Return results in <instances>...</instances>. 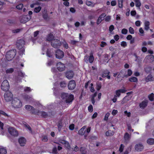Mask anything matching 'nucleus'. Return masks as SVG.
<instances>
[{
    "instance_id": "obj_16",
    "label": "nucleus",
    "mask_w": 154,
    "mask_h": 154,
    "mask_svg": "<svg viewBox=\"0 0 154 154\" xmlns=\"http://www.w3.org/2000/svg\"><path fill=\"white\" fill-rule=\"evenodd\" d=\"M18 142L21 146H23L26 144V140L25 138L22 137L19 138Z\"/></svg>"
},
{
    "instance_id": "obj_63",
    "label": "nucleus",
    "mask_w": 154,
    "mask_h": 154,
    "mask_svg": "<svg viewBox=\"0 0 154 154\" xmlns=\"http://www.w3.org/2000/svg\"><path fill=\"white\" fill-rule=\"evenodd\" d=\"M88 110L90 112H92L93 110V106L92 105H90L88 107Z\"/></svg>"
},
{
    "instance_id": "obj_48",
    "label": "nucleus",
    "mask_w": 154,
    "mask_h": 154,
    "mask_svg": "<svg viewBox=\"0 0 154 154\" xmlns=\"http://www.w3.org/2000/svg\"><path fill=\"white\" fill-rule=\"evenodd\" d=\"M18 76H20L22 78L25 75V74L23 73L21 71H18L17 72Z\"/></svg>"
},
{
    "instance_id": "obj_56",
    "label": "nucleus",
    "mask_w": 154,
    "mask_h": 154,
    "mask_svg": "<svg viewBox=\"0 0 154 154\" xmlns=\"http://www.w3.org/2000/svg\"><path fill=\"white\" fill-rule=\"evenodd\" d=\"M121 45L122 47L125 48L127 46V45L126 42L123 41L121 42Z\"/></svg>"
},
{
    "instance_id": "obj_54",
    "label": "nucleus",
    "mask_w": 154,
    "mask_h": 154,
    "mask_svg": "<svg viewBox=\"0 0 154 154\" xmlns=\"http://www.w3.org/2000/svg\"><path fill=\"white\" fill-rule=\"evenodd\" d=\"M69 0H63V1H64L63 2L64 5L66 6H69V3L68 2Z\"/></svg>"
},
{
    "instance_id": "obj_34",
    "label": "nucleus",
    "mask_w": 154,
    "mask_h": 154,
    "mask_svg": "<svg viewBox=\"0 0 154 154\" xmlns=\"http://www.w3.org/2000/svg\"><path fill=\"white\" fill-rule=\"evenodd\" d=\"M7 150L4 148H0V154H6L7 153Z\"/></svg>"
},
{
    "instance_id": "obj_24",
    "label": "nucleus",
    "mask_w": 154,
    "mask_h": 154,
    "mask_svg": "<svg viewBox=\"0 0 154 154\" xmlns=\"http://www.w3.org/2000/svg\"><path fill=\"white\" fill-rule=\"evenodd\" d=\"M122 72L121 71L116 77L117 80L118 82H121L125 77L124 75L123 76H121V74H122Z\"/></svg>"
},
{
    "instance_id": "obj_49",
    "label": "nucleus",
    "mask_w": 154,
    "mask_h": 154,
    "mask_svg": "<svg viewBox=\"0 0 154 154\" xmlns=\"http://www.w3.org/2000/svg\"><path fill=\"white\" fill-rule=\"evenodd\" d=\"M106 16V14L105 13L102 14L99 17L101 20H103L104 19V17Z\"/></svg>"
},
{
    "instance_id": "obj_25",
    "label": "nucleus",
    "mask_w": 154,
    "mask_h": 154,
    "mask_svg": "<svg viewBox=\"0 0 154 154\" xmlns=\"http://www.w3.org/2000/svg\"><path fill=\"white\" fill-rule=\"evenodd\" d=\"M59 142L62 144L66 145L68 148H70V145L68 141L65 140H59Z\"/></svg>"
},
{
    "instance_id": "obj_6",
    "label": "nucleus",
    "mask_w": 154,
    "mask_h": 154,
    "mask_svg": "<svg viewBox=\"0 0 154 154\" xmlns=\"http://www.w3.org/2000/svg\"><path fill=\"white\" fill-rule=\"evenodd\" d=\"M51 45L54 48H58L61 45V43L60 40L54 39L51 43Z\"/></svg>"
},
{
    "instance_id": "obj_58",
    "label": "nucleus",
    "mask_w": 154,
    "mask_h": 154,
    "mask_svg": "<svg viewBox=\"0 0 154 154\" xmlns=\"http://www.w3.org/2000/svg\"><path fill=\"white\" fill-rule=\"evenodd\" d=\"M1 115H3L5 116L8 117L9 116L4 111L1 110L0 112V116Z\"/></svg>"
},
{
    "instance_id": "obj_37",
    "label": "nucleus",
    "mask_w": 154,
    "mask_h": 154,
    "mask_svg": "<svg viewBox=\"0 0 154 154\" xmlns=\"http://www.w3.org/2000/svg\"><path fill=\"white\" fill-rule=\"evenodd\" d=\"M14 71V69L13 68H10L7 69L6 70V73L7 74L12 73Z\"/></svg>"
},
{
    "instance_id": "obj_28",
    "label": "nucleus",
    "mask_w": 154,
    "mask_h": 154,
    "mask_svg": "<svg viewBox=\"0 0 154 154\" xmlns=\"http://www.w3.org/2000/svg\"><path fill=\"white\" fill-rule=\"evenodd\" d=\"M134 1L135 2V6L137 7L140 8L141 4L140 0H134Z\"/></svg>"
},
{
    "instance_id": "obj_12",
    "label": "nucleus",
    "mask_w": 154,
    "mask_h": 154,
    "mask_svg": "<svg viewBox=\"0 0 154 154\" xmlns=\"http://www.w3.org/2000/svg\"><path fill=\"white\" fill-rule=\"evenodd\" d=\"M146 63H152L154 60V56L153 55H149L146 56L144 60Z\"/></svg>"
},
{
    "instance_id": "obj_18",
    "label": "nucleus",
    "mask_w": 154,
    "mask_h": 154,
    "mask_svg": "<svg viewBox=\"0 0 154 154\" xmlns=\"http://www.w3.org/2000/svg\"><path fill=\"white\" fill-rule=\"evenodd\" d=\"M39 113L40 114V116L43 118H45L48 117H51L50 115H49L47 112L44 111H42L41 112L40 111V112L38 113V114H39V116L40 115Z\"/></svg>"
},
{
    "instance_id": "obj_20",
    "label": "nucleus",
    "mask_w": 154,
    "mask_h": 154,
    "mask_svg": "<svg viewBox=\"0 0 154 154\" xmlns=\"http://www.w3.org/2000/svg\"><path fill=\"white\" fill-rule=\"evenodd\" d=\"M145 80L146 82L152 81H154V78L151 74H149L145 78Z\"/></svg>"
},
{
    "instance_id": "obj_15",
    "label": "nucleus",
    "mask_w": 154,
    "mask_h": 154,
    "mask_svg": "<svg viewBox=\"0 0 154 154\" xmlns=\"http://www.w3.org/2000/svg\"><path fill=\"white\" fill-rule=\"evenodd\" d=\"M74 99V96L72 94H69L66 99L65 102L66 103H72Z\"/></svg>"
},
{
    "instance_id": "obj_3",
    "label": "nucleus",
    "mask_w": 154,
    "mask_h": 154,
    "mask_svg": "<svg viewBox=\"0 0 154 154\" xmlns=\"http://www.w3.org/2000/svg\"><path fill=\"white\" fill-rule=\"evenodd\" d=\"M12 105L15 108H19L22 107V103L19 99L17 98H14L12 100Z\"/></svg>"
},
{
    "instance_id": "obj_8",
    "label": "nucleus",
    "mask_w": 154,
    "mask_h": 154,
    "mask_svg": "<svg viewBox=\"0 0 154 154\" xmlns=\"http://www.w3.org/2000/svg\"><path fill=\"white\" fill-rule=\"evenodd\" d=\"M8 131L9 134L14 137H17L18 136V133L16 129L14 128H10L8 129Z\"/></svg>"
},
{
    "instance_id": "obj_7",
    "label": "nucleus",
    "mask_w": 154,
    "mask_h": 154,
    "mask_svg": "<svg viewBox=\"0 0 154 154\" xmlns=\"http://www.w3.org/2000/svg\"><path fill=\"white\" fill-rule=\"evenodd\" d=\"M4 97L6 101L8 102L12 100L13 95L11 92L9 91H7L5 93Z\"/></svg>"
},
{
    "instance_id": "obj_22",
    "label": "nucleus",
    "mask_w": 154,
    "mask_h": 154,
    "mask_svg": "<svg viewBox=\"0 0 154 154\" xmlns=\"http://www.w3.org/2000/svg\"><path fill=\"white\" fill-rule=\"evenodd\" d=\"M86 128V126H83L81 129H80L78 131L79 134L81 135H83L85 133V129Z\"/></svg>"
},
{
    "instance_id": "obj_26",
    "label": "nucleus",
    "mask_w": 154,
    "mask_h": 154,
    "mask_svg": "<svg viewBox=\"0 0 154 154\" xmlns=\"http://www.w3.org/2000/svg\"><path fill=\"white\" fill-rule=\"evenodd\" d=\"M88 58L89 62L90 63H92L94 60V57L93 55V53L92 52H91L90 53V56H88Z\"/></svg>"
},
{
    "instance_id": "obj_31",
    "label": "nucleus",
    "mask_w": 154,
    "mask_h": 154,
    "mask_svg": "<svg viewBox=\"0 0 154 154\" xmlns=\"http://www.w3.org/2000/svg\"><path fill=\"white\" fill-rule=\"evenodd\" d=\"M129 81L131 82H138V79L135 77H131L129 78Z\"/></svg>"
},
{
    "instance_id": "obj_47",
    "label": "nucleus",
    "mask_w": 154,
    "mask_h": 154,
    "mask_svg": "<svg viewBox=\"0 0 154 154\" xmlns=\"http://www.w3.org/2000/svg\"><path fill=\"white\" fill-rule=\"evenodd\" d=\"M131 146H130L125 151L124 153H122V154H128L129 153V152L131 151Z\"/></svg>"
},
{
    "instance_id": "obj_17",
    "label": "nucleus",
    "mask_w": 154,
    "mask_h": 154,
    "mask_svg": "<svg viewBox=\"0 0 154 154\" xmlns=\"http://www.w3.org/2000/svg\"><path fill=\"white\" fill-rule=\"evenodd\" d=\"M126 91V90L125 89H120L117 90L116 91V97H119L121 95V93H125Z\"/></svg>"
},
{
    "instance_id": "obj_27",
    "label": "nucleus",
    "mask_w": 154,
    "mask_h": 154,
    "mask_svg": "<svg viewBox=\"0 0 154 154\" xmlns=\"http://www.w3.org/2000/svg\"><path fill=\"white\" fill-rule=\"evenodd\" d=\"M110 73V72L108 70H105L103 71L101 76L102 78H105L108 75H109Z\"/></svg>"
},
{
    "instance_id": "obj_14",
    "label": "nucleus",
    "mask_w": 154,
    "mask_h": 154,
    "mask_svg": "<svg viewBox=\"0 0 154 154\" xmlns=\"http://www.w3.org/2000/svg\"><path fill=\"white\" fill-rule=\"evenodd\" d=\"M143 146L141 143L137 144L134 146L135 150L138 152L142 151L143 149Z\"/></svg>"
},
{
    "instance_id": "obj_40",
    "label": "nucleus",
    "mask_w": 154,
    "mask_h": 154,
    "mask_svg": "<svg viewBox=\"0 0 154 154\" xmlns=\"http://www.w3.org/2000/svg\"><path fill=\"white\" fill-rule=\"evenodd\" d=\"M154 94L153 93H152L149 94L148 96L149 100L151 101H153L154 100Z\"/></svg>"
},
{
    "instance_id": "obj_19",
    "label": "nucleus",
    "mask_w": 154,
    "mask_h": 154,
    "mask_svg": "<svg viewBox=\"0 0 154 154\" xmlns=\"http://www.w3.org/2000/svg\"><path fill=\"white\" fill-rule=\"evenodd\" d=\"M54 36L53 35V32H50L47 36L46 40L48 41H52L54 40Z\"/></svg>"
},
{
    "instance_id": "obj_50",
    "label": "nucleus",
    "mask_w": 154,
    "mask_h": 154,
    "mask_svg": "<svg viewBox=\"0 0 154 154\" xmlns=\"http://www.w3.org/2000/svg\"><path fill=\"white\" fill-rule=\"evenodd\" d=\"M23 4H20L16 6V8L19 10H22L23 7Z\"/></svg>"
},
{
    "instance_id": "obj_41",
    "label": "nucleus",
    "mask_w": 154,
    "mask_h": 154,
    "mask_svg": "<svg viewBox=\"0 0 154 154\" xmlns=\"http://www.w3.org/2000/svg\"><path fill=\"white\" fill-rule=\"evenodd\" d=\"M42 9V7L39 6L37 7H35L34 9V11L35 12L37 13L39 12Z\"/></svg>"
},
{
    "instance_id": "obj_57",
    "label": "nucleus",
    "mask_w": 154,
    "mask_h": 154,
    "mask_svg": "<svg viewBox=\"0 0 154 154\" xmlns=\"http://www.w3.org/2000/svg\"><path fill=\"white\" fill-rule=\"evenodd\" d=\"M110 115V113L109 112L107 113L105 115L104 120L105 121H107L108 120V117Z\"/></svg>"
},
{
    "instance_id": "obj_32",
    "label": "nucleus",
    "mask_w": 154,
    "mask_h": 154,
    "mask_svg": "<svg viewBox=\"0 0 154 154\" xmlns=\"http://www.w3.org/2000/svg\"><path fill=\"white\" fill-rule=\"evenodd\" d=\"M80 151L81 154H86L87 153V151L84 147H81L80 148Z\"/></svg>"
},
{
    "instance_id": "obj_55",
    "label": "nucleus",
    "mask_w": 154,
    "mask_h": 154,
    "mask_svg": "<svg viewBox=\"0 0 154 154\" xmlns=\"http://www.w3.org/2000/svg\"><path fill=\"white\" fill-rule=\"evenodd\" d=\"M129 32L130 34H133L134 33V31L133 28L130 27L129 28Z\"/></svg>"
},
{
    "instance_id": "obj_64",
    "label": "nucleus",
    "mask_w": 154,
    "mask_h": 154,
    "mask_svg": "<svg viewBox=\"0 0 154 154\" xmlns=\"http://www.w3.org/2000/svg\"><path fill=\"white\" fill-rule=\"evenodd\" d=\"M107 45L106 43L102 41L101 42V44L100 45V46L102 48L104 47L105 46Z\"/></svg>"
},
{
    "instance_id": "obj_9",
    "label": "nucleus",
    "mask_w": 154,
    "mask_h": 154,
    "mask_svg": "<svg viewBox=\"0 0 154 154\" xmlns=\"http://www.w3.org/2000/svg\"><path fill=\"white\" fill-rule=\"evenodd\" d=\"M56 57L58 59H61L63 57L64 53L60 49H57L55 52Z\"/></svg>"
},
{
    "instance_id": "obj_43",
    "label": "nucleus",
    "mask_w": 154,
    "mask_h": 154,
    "mask_svg": "<svg viewBox=\"0 0 154 154\" xmlns=\"http://www.w3.org/2000/svg\"><path fill=\"white\" fill-rule=\"evenodd\" d=\"M124 0H118L119 6L120 8L123 7V3Z\"/></svg>"
},
{
    "instance_id": "obj_61",
    "label": "nucleus",
    "mask_w": 154,
    "mask_h": 154,
    "mask_svg": "<svg viewBox=\"0 0 154 154\" xmlns=\"http://www.w3.org/2000/svg\"><path fill=\"white\" fill-rule=\"evenodd\" d=\"M114 29V26L113 25H111L109 27V30L110 32L112 31Z\"/></svg>"
},
{
    "instance_id": "obj_21",
    "label": "nucleus",
    "mask_w": 154,
    "mask_h": 154,
    "mask_svg": "<svg viewBox=\"0 0 154 154\" xmlns=\"http://www.w3.org/2000/svg\"><path fill=\"white\" fill-rule=\"evenodd\" d=\"M147 101H143L139 104V106L141 109H144L147 105Z\"/></svg>"
},
{
    "instance_id": "obj_53",
    "label": "nucleus",
    "mask_w": 154,
    "mask_h": 154,
    "mask_svg": "<svg viewBox=\"0 0 154 154\" xmlns=\"http://www.w3.org/2000/svg\"><path fill=\"white\" fill-rule=\"evenodd\" d=\"M24 91L25 92H29L31 91V89L30 87H26L25 88Z\"/></svg>"
},
{
    "instance_id": "obj_44",
    "label": "nucleus",
    "mask_w": 154,
    "mask_h": 154,
    "mask_svg": "<svg viewBox=\"0 0 154 154\" xmlns=\"http://www.w3.org/2000/svg\"><path fill=\"white\" fill-rule=\"evenodd\" d=\"M28 20L26 17H23L20 20V22L23 23H25Z\"/></svg>"
},
{
    "instance_id": "obj_39",
    "label": "nucleus",
    "mask_w": 154,
    "mask_h": 154,
    "mask_svg": "<svg viewBox=\"0 0 154 154\" xmlns=\"http://www.w3.org/2000/svg\"><path fill=\"white\" fill-rule=\"evenodd\" d=\"M145 72L146 73L149 72L151 70V67L150 66H147L144 68Z\"/></svg>"
},
{
    "instance_id": "obj_62",
    "label": "nucleus",
    "mask_w": 154,
    "mask_h": 154,
    "mask_svg": "<svg viewBox=\"0 0 154 154\" xmlns=\"http://www.w3.org/2000/svg\"><path fill=\"white\" fill-rule=\"evenodd\" d=\"M42 141L44 142H46L48 141V137L46 136H44L43 137L42 139Z\"/></svg>"
},
{
    "instance_id": "obj_35",
    "label": "nucleus",
    "mask_w": 154,
    "mask_h": 154,
    "mask_svg": "<svg viewBox=\"0 0 154 154\" xmlns=\"http://www.w3.org/2000/svg\"><path fill=\"white\" fill-rule=\"evenodd\" d=\"M60 85V87L63 88L65 87L67 85L66 82L64 81H61Z\"/></svg>"
},
{
    "instance_id": "obj_33",
    "label": "nucleus",
    "mask_w": 154,
    "mask_h": 154,
    "mask_svg": "<svg viewBox=\"0 0 154 154\" xmlns=\"http://www.w3.org/2000/svg\"><path fill=\"white\" fill-rule=\"evenodd\" d=\"M69 95L68 93H63L61 94V97L63 99H66Z\"/></svg>"
},
{
    "instance_id": "obj_45",
    "label": "nucleus",
    "mask_w": 154,
    "mask_h": 154,
    "mask_svg": "<svg viewBox=\"0 0 154 154\" xmlns=\"http://www.w3.org/2000/svg\"><path fill=\"white\" fill-rule=\"evenodd\" d=\"M43 18L45 20H47L48 18V14L47 12H43Z\"/></svg>"
},
{
    "instance_id": "obj_13",
    "label": "nucleus",
    "mask_w": 154,
    "mask_h": 154,
    "mask_svg": "<svg viewBox=\"0 0 154 154\" xmlns=\"http://www.w3.org/2000/svg\"><path fill=\"white\" fill-rule=\"evenodd\" d=\"M65 74L66 78L69 79H72L74 75V72L72 70L68 71Z\"/></svg>"
},
{
    "instance_id": "obj_10",
    "label": "nucleus",
    "mask_w": 154,
    "mask_h": 154,
    "mask_svg": "<svg viewBox=\"0 0 154 154\" xmlns=\"http://www.w3.org/2000/svg\"><path fill=\"white\" fill-rule=\"evenodd\" d=\"M68 89L70 90H73L75 87L76 82L73 80H70L68 84Z\"/></svg>"
},
{
    "instance_id": "obj_46",
    "label": "nucleus",
    "mask_w": 154,
    "mask_h": 154,
    "mask_svg": "<svg viewBox=\"0 0 154 154\" xmlns=\"http://www.w3.org/2000/svg\"><path fill=\"white\" fill-rule=\"evenodd\" d=\"M62 44L63 45V46L64 48L66 49H68L69 48V46L67 43L66 42V41L65 40H63V42H62Z\"/></svg>"
},
{
    "instance_id": "obj_52",
    "label": "nucleus",
    "mask_w": 154,
    "mask_h": 154,
    "mask_svg": "<svg viewBox=\"0 0 154 154\" xmlns=\"http://www.w3.org/2000/svg\"><path fill=\"white\" fill-rule=\"evenodd\" d=\"M124 147V146L123 144H121L119 148V151L120 152H123Z\"/></svg>"
},
{
    "instance_id": "obj_38",
    "label": "nucleus",
    "mask_w": 154,
    "mask_h": 154,
    "mask_svg": "<svg viewBox=\"0 0 154 154\" xmlns=\"http://www.w3.org/2000/svg\"><path fill=\"white\" fill-rule=\"evenodd\" d=\"M46 54L47 56L49 57H51L52 56V55L51 53V50L49 49H47Z\"/></svg>"
},
{
    "instance_id": "obj_36",
    "label": "nucleus",
    "mask_w": 154,
    "mask_h": 154,
    "mask_svg": "<svg viewBox=\"0 0 154 154\" xmlns=\"http://www.w3.org/2000/svg\"><path fill=\"white\" fill-rule=\"evenodd\" d=\"M127 72V74L124 75V77H128V76H131L132 74V71L131 69H128V70Z\"/></svg>"
},
{
    "instance_id": "obj_29",
    "label": "nucleus",
    "mask_w": 154,
    "mask_h": 154,
    "mask_svg": "<svg viewBox=\"0 0 154 154\" xmlns=\"http://www.w3.org/2000/svg\"><path fill=\"white\" fill-rule=\"evenodd\" d=\"M147 143L150 145L154 144V139L153 138H149L147 140Z\"/></svg>"
},
{
    "instance_id": "obj_4",
    "label": "nucleus",
    "mask_w": 154,
    "mask_h": 154,
    "mask_svg": "<svg viewBox=\"0 0 154 154\" xmlns=\"http://www.w3.org/2000/svg\"><path fill=\"white\" fill-rule=\"evenodd\" d=\"M25 108L29 111H32V113L35 115L39 116L38 113L40 111L38 109H35L33 106L29 105H26L25 106Z\"/></svg>"
},
{
    "instance_id": "obj_60",
    "label": "nucleus",
    "mask_w": 154,
    "mask_h": 154,
    "mask_svg": "<svg viewBox=\"0 0 154 154\" xmlns=\"http://www.w3.org/2000/svg\"><path fill=\"white\" fill-rule=\"evenodd\" d=\"M52 152L55 154H57V149L56 147H53L52 150Z\"/></svg>"
},
{
    "instance_id": "obj_30",
    "label": "nucleus",
    "mask_w": 154,
    "mask_h": 154,
    "mask_svg": "<svg viewBox=\"0 0 154 154\" xmlns=\"http://www.w3.org/2000/svg\"><path fill=\"white\" fill-rule=\"evenodd\" d=\"M114 134L113 131H112L111 130H109L106 133V135L107 136H113Z\"/></svg>"
},
{
    "instance_id": "obj_11",
    "label": "nucleus",
    "mask_w": 154,
    "mask_h": 154,
    "mask_svg": "<svg viewBox=\"0 0 154 154\" xmlns=\"http://www.w3.org/2000/svg\"><path fill=\"white\" fill-rule=\"evenodd\" d=\"M57 69L60 72L63 71L65 69V64L61 62H59L57 63Z\"/></svg>"
},
{
    "instance_id": "obj_42",
    "label": "nucleus",
    "mask_w": 154,
    "mask_h": 154,
    "mask_svg": "<svg viewBox=\"0 0 154 154\" xmlns=\"http://www.w3.org/2000/svg\"><path fill=\"white\" fill-rule=\"evenodd\" d=\"M130 137L129 134L127 133H125L124 135V139L125 140H129Z\"/></svg>"
},
{
    "instance_id": "obj_23",
    "label": "nucleus",
    "mask_w": 154,
    "mask_h": 154,
    "mask_svg": "<svg viewBox=\"0 0 154 154\" xmlns=\"http://www.w3.org/2000/svg\"><path fill=\"white\" fill-rule=\"evenodd\" d=\"M144 29L146 31L148 30L149 29L150 22L148 21H146L144 23Z\"/></svg>"
},
{
    "instance_id": "obj_51",
    "label": "nucleus",
    "mask_w": 154,
    "mask_h": 154,
    "mask_svg": "<svg viewBox=\"0 0 154 154\" xmlns=\"http://www.w3.org/2000/svg\"><path fill=\"white\" fill-rule=\"evenodd\" d=\"M57 126L58 128L59 131H61V128L62 127V123L61 122H59L58 123L57 125Z\"/></svg>"
},
{
    "instance_id": "obj_59",
    "label": "nucleus",
    "mask_w": 154,
    "mask_h": 154,
    "mask_svg": "<svg viewBox=\"0 0 154 154\" xmlns=\"http://www.w3.org/2000/svg\"><path fill=\"white\" fill-rule=\"evenodd\" d=\"M122 33L123 34H126L128 32V30L127 29L124 28L122 30Z\"/></svg>"
},
{
    "instance_id": "obj_2",
    "label": "nucleus",
    "mask_w": 154,
    "mask_h": 154,
    "mask_svg": "<svg viewBox=\"0 0 154 154\" xmlns=\"http://www.w3.org/2000/svg\"><path fill=\"white\" fill-rule=\"evenodd\" d=\"M16 54V50L13 49L8 51L6 54V59L8 61H10L15 57Z\"/></svg>"
},
{
    "instance_id": "obj_1",
    "label": "nucleus",
    "mask_w": 154,
    "mask_h": 154,
    "mask_svg": "<svg viewBox=\"0 0 154 154\" xmlns=\"http://www.w3.org/2000/svg\"><path fill=\"white\" fill-rule=\"evenodd\" d=\"M25 44V42L24 40L20 39L18 40L17 42L16 45L17 48L19 50H20L21 53L23 54L25 52V49L24 48Z\"/></svg>"
},
{
    "instance_id": "obj_5",
    "label": "nucleus",
    "mask_w": 154,
    "mask_h": 154,
    "mask_svg": "<svg viewBox=\"0 0 154 154\" xmlns=\"http://www.w3.org/2000/svg\"><path fill=\"white\" fill-rule=\"evenodd\" d=\"M9 85L8 81L5 80L2 82L1 86V88L2 90L6 92L8 91V90L9 88Z\"/></svg>"
}]
</instances>
